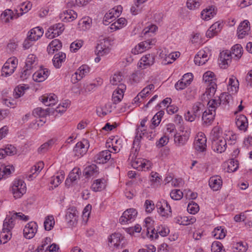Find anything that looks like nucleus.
Instances as JSON below:
<instances>
[{
    "label": "nucleus",
    "instance_id": "f257e3e1",
    "mask_svg": "<svg viewBox=\"0 0 252 252\" xmlns=\"http://www.w3.org/2000/svg\"><path fill=\"white\" fill-rule=\"evenodd\" d=\"M203 80L208 85L206 93L207 95H213L217 89L216 78L214 72L208 71L206 72L203 76Z\"/></svg>",
    "mask_w": 252,
    "mask_h": 252
},
{
    "label": "nucleus",
    "instance_id": "f03ea898",
    "mask_svg": "<svg viewBox=\"0 0 252 252\" xmlns=\"http://www.w3.org/2000/svg\"><path fill=\"white\" fill-rule=\"evenodd\" d=\"M204 109V105L201 102L194 103L190 111H188L185 114V119L187 121L193 122L196 118H199L201 113Z\"/></svg>",
    "mask_w": 252,
    "mask_h": 252
},
{
    "label": "nucleus",
    "instance_id": "7ed1b4c3",
    "mask_svg": "<svg viewBox=\"0 0 252 252\" xmlns=\"http://www.w3.org/2000/svg\"><path fill=\"white\" fill-rule=\"evenodd\" d=\"M11 190L14 197L15 199L19 198L26 193V184L21 180L15 181L12 187Z\"/></svg>",
    "mask_w": 252,
    "mask_h": 252
},
{
    "label": "nucleus",
    "instance_id": "20e7f679",
    "mask_svg": "<svg viewBox=\"0 0 252 252\" xmlns=\"http://www.w3.org/2000/svg\"><path fill=\"white\" fill-rule=\"evenodd\" d=\"M156 207L161 216L168 218L172 216L171 208L167 201L163 200L158 201L156 204Z\"/></svg>",
    "mask_w": 252,
    "mask_h": 252
},
{
    "label": "nucleus",
    "instance_id": "39448f33",
    "mask_svg": "<svg viewBox=\"0 0 252 252\" xmlns=\"http://www.w3.org/2000/svg\"><path fill=\"white\" fill-rule=\"evenodd\" d=\"M77 214L78 212L75 207H71L67 209L65 215V220L68 226H74L77 224Z\"/></svg>",
    "mask_w": 252,
    "mask_h": 252
},
{
    "label": "nucleus",
    "instance_id": "423d86ee",
    "mask_svg": "<svg viewBox=\"0 0 252 252\" xmlns=\"http://www.w3.org/2000/svg\"><path fill=\"white\" fill-rule=\"evenodd\" d=\"M207 139L205 134L202 132H199L195 137L194 141V148L197 151L202 152L206 149Z\"/></svg>",
    "mask_w": 252,
    "mask_h": 252
},
{
    "label": "nucleus",
    "instance_id": "0eeeda50",
    "mask_svg": "<svg viewBox=\"0 0 252 252\" xmlns=\"http://www.w3.org/2000/svg\"><path fill=\"white\" fill-rule=\"evenodd\" d=\"M176 133L174 134V142L178 146L184 145L189 137V133L187 130H176Z\"/></svg>",
    "mask_w": 252,
    "mask_h": 252
},
{
    "label": "nucleus",
    "instance_id": "6e6552de",
    "mask_svg": "<svg viewBox=\"0 0 252 252\" xmlns=\"http://www.w3.org/2000/svg\"><path fill=\"white\" fill-rule=\"evenodd\" d=\"M137 214L136 210L133 208L127 209L125 211L122 216L120 218V222L121 223L131 222L135 220Z\"/></svg>",
    "mask_w": 252,
    "mask_h": 252
},
{
    "label": "nucleus",
    "instance_id": "1a4fd4ad",
    "mask_svg": "<svg viewBox=\"0 0 252 252\" xmlns=\"http://www.w3.org/2000/svg\"><path fill=\"white\" fill-rule=\"evenodd\" d=\"M250 23L247 20H245L239 25L237 29V36L242 39L248 35L250 31Z\"/></svg>",
    "mask_w": 252,
    "mask_h": 252
},
{
    "label": "nucleus",
    "instance_id": "9d476101",
    "mask_svg": "<svg viewBox=\"0 0 252 252\" xmlns=\"http://www.w3.org/2000/svg\"><path fill=\"white\" fill-rule=\"evenodd\" d=\"M89 147L87 140L84 139L82 141L78 142L73 149L74 155L77 157L83 156L87 152Z\"/></svg>",
    "mask_w": 252,
    "mask_h": 252
},
{
    "label": "nucleus",
    "instance_id": "9b49d317",
    "mask_svg": "<svg viewBox=\"0 0 252 252\" xmlns=\"http://www.w3.org/2000/svg\"><path fill=\"white\" fill-rule=\"evenodd\" d=\"M37 225L34 221L29 222L23 229V234L25 238L31 239L33 238L37 231Z\"/></svg>",
    "mask_w": 252,
    "mask_h": 252
},
{
    "label": "nucleus",
    "instance_id": "f8f14e48",
    "mask_svg": "<svg viewBox=\"0 0 252 252\" xmlns=\"http://www.w3.org/2000/svg\"><path fill=\"white\" fill-rule=\"evenodd\" d=\"M155 58L153 55L147 54L142 57L137 64L139 68L145 69L154 63Z\"/></svg>",
    "mask_w": 252,
    "mask_h": 252
},
{
    "label": "nucleus",
    "instance_id": "ddd939ff",
    "mask_svg": "<svg viewBox=\"0 0 252 252\" xmlns=\"http://www.w3.org/2000/svg\"><path fill=\"white\" fill-rule=\"evenodd\" d=\"M126 86L124 84H120L112 94V100L115 104L120 102L124 96V91Z\"/></svg>",
    "mask_w": 252,
    "mask_h": 252
},
{
    "label": "nucleus",
    "instance_id": "4468645a",
    "mask_svg": "<svg viewBox=\"0 0 252 252\" xmlns=\"http://www.w3.org/2000/svg\"><path fill=\"white\" fill-rule=\"evenodd\" d=\"M111 152L109 150L102 151L96 154L94 157V160L97 163H106L111 158Z\"/></svg>",
    "mask_w": 252,
    "mask_h": 252
},
{
    "label": "nucleus",
    "instance_id": "2eb2a0df",
    "mask_svg": "<svg viewBox=\"0 0 252 252\" xmlns=\"http://www.w3.org/2000/svg\"><path fill=\"white\" fill-rule=\"evenodd\" d=\"M212 149L218 153H221L225 151L226 148V141L224 138H220V140L213 141L212 143Z\"/></svg>",
    "mask_w": 252,
    "mask_h": 252
},
{
    "label": "nucleus",
    "instance_id": "dca6fc26",
    "mask_svg": "<svg viewBox=\"0 0 252 252\" xmlns=\"http://www.w3.org/2000/svg\"><path fill=\"white\" fill-rule=\"evenodd\" d=\"M208 54L204 50H200L194 57V62L196 64L202 65L209 60Z\"/></svg>",
    "mask_w": 252,
    "mask_h": 252
},
{
    "label": "nucleus",
    "instance_id": "f3484780",
    "mask_svg": "<svg viewBox=\"0 0 252 252\" xmlns=\"http://www.w3.org/2000/svg\"><path fill=\"white\" fill-rule=\"evenodd\" d=\"M222 184L221 178L219 176L211 177L209 181L210 187L214 190L217 191L220 189Z\"/></svg>",
    "mask_w": 252,
    "mask_h": 252
},
{
    "label": "nucleus",
    "instance_id": "a211bd4d",
    "mask_svg": "<svg viewBox=\"0 0 252 252\" xmlns=\"http://www.w3.org/2000/svg\"><path fill=\"white\" fill-rule=\"evenodd\" d=\"M231 52L228 50L223 51L220 53L219 62L220 64L224 65V68L226 65L229 64L231 62Z\"/></svg>",
    "mask_w": 252,
    "mask_h": 252
},
{
    "label": "nucleus",
    "instance_id": "6ab92c4d",
    "mask_svg": "<svg viewBox=\"0 0 252 252\" xmlns=\"http://www.w3.org/2000/svg\"><path fill=\"white\" fill-rule=\"evenodd\" d=\"M49 74V72L47 69H41L33 73L32 78L34 81L41 82L44 81Z\"/></svg>",
    "mask_w": 252,
    "mask_h": 252
},
{
    "label": "nucleus",
    "instance_id": "aec40b11",
    "mask_svg": "<svg viewBox=\"0 0 252 252\" xmlns=\"http://www.w3.org/2000/svg\"><path fill=\"white\" fill-rule=\"evenodd\" d=\"M81 174V170L78 168H74L69 173L68 178L65 181L66 186H69L71 183L76 181L80 178Z\"/></svg>",
    "mask_w": 252,
    "mask_h": 252
},
{
    "label": "nucleus",
    "instance_id": "412c9836",
    "mask_svg": "<svg viewBox=\"0 0 252 252\" xmlns=\"http://www.w3.org/2000/svg\"><path fill=\"white\" fill-rule=\"evenodd\" d=\"M236 125L240 130L245 131L248 127L247 117L244 115L237 116L236 118Z\"/></svg>",
    "mask_w": 252,
    "mask_h": 252
},
{
    "label": "nucleus",
    "instance_id": "4be33fe9",
    "mask_svg": "<svg viewBox=\"0 0 252 252\" xmlns=\"http://www.w3.org/2000/svg\"><path fill=\"white\" fill-rule=\"evenodd\" d=\"M41 100L45 105L53 106L58 102V97L54 94H50L42 96Z\"/></svg>",
    "mask_w": 252,
    "mask_h": 252
},
{
    "label": "nucleus",
    "instance_id": "5701e85b",
    "mask_svg": "<svg viewBox=\"0 0 252 252\" xmlns=\"http://www.w3.org/2000/svg\"><path fill=\"white\" fill-rule=\"evenodd\" d=\"M43 33V30L41 28L35 27L32 29L28 36V40L36 41L38 40Z\"/></svg>",
    "mask_w": 252,
    "mask_h": 252
},
{
    "label": "nucleus",
    "instance_id": "b1692460",
    "mask_svg": "<svg viewBox=\"0 0 252 252\" xmlns=\"http://www.w3.org/2000/svg\"><path fill=\"white\" fill-rule=\"evenodd\" d=\"M174 220L176 223L180 225H188L195 222L196 219L193 217H187L179 216L176 217Z\"/></svg>",
    "mask_w": 252,
    "mask_h": 252
},
{
    "label": "nucleus",
    "instance_id": "393cba45",
    "mask_svg": "<svg viewBox=\"0 0 252 252\" xmlns=\"http://www.w3.org/2000/svg\"><path fill=\"white\" fill-rule=\"evenodd\" d=\"M62 47V42L59 39H54L48 45L47 51L49 54L53 55L55 52L59 50Z\"/></svg>",
    "mask_w": 252,
    "mask_h": 252
},
{
    "label": "nucleus",
    "instance_id": "a878e982",
    "mask_svg": "<svg viewBox=\"0 0 252 252\" xmlns=\"http://www.w3.org/2000/svg\"><path fill=\"white\" fill-rule=\"evenodd\" d=\"M169 233V230L168 228H166L162 225L158 226L154 233H151L148 237L152 239H157L158 237V234L160 235L162 237L166 236Z\"/></svg>",
    "mask_w": 252,
    "mask_h": 252
},
{
    "label": "nucleus",
    "instance_id": "bb28decb",
    "mask_svg": "<svg viewBox=\"0 0 252 252\" xmlns=\"http://www.w3.org/2000/svg\"><path fill=\"white\" fill-rule=\"evenodd\" d=\"M77 17L76 12L72 10H67L61 14V18L64 22H70L75 19Z\"/></svg>",
    "mask_w": 252,
    "mask_h": 252
},
{
    "label": "nucleus",
    "instance_id": "cd10ccee",
    "mask_svg": "<svg viewBox=\"0 0 252 252\" xmlns=\"http://www.w3.org/2000/svg\"><path fill=\"white\" fill-rule=\"evenodd\" d=\"M66 58V55L63 52H59L55 55L53 59V63L54 66L57 68H60L63 62L65 61Z\"/></svg>",
    "mask_w": 252,
    "mask_h": 252
},
{
    "label": "nucleus",
    "instance_id": "c85d7f7f",
    "mask_svg": "<svg viewBox=\"0 0 252 252\" xmlns=\"http://www.w3.org/2000/svg\"><path fill=\"white\" fill-rule=\"evenodd\" d=\"M222 131L219 126H215L212 130L210 133V139L212 143L213 141H217L220 140V138H223L222 136Z\"/></svg>",
    "mask_w": 252,
    "mask_h": 252
},
{
    "label": "nucleus",
    "instance_id": "c756f323",
    "mask_svg": "<svg viewBox=\"0 0 252 252\" xmlns=\"http://www.w3.org/2000/svg\"><path fill=\"white\" fill-rule=\"evenodd\" d=\"M105 181L104 179L95 180L91 186L92 189L94 191H100L105 189Z\"/></svg>",
    "mask_w": 252,
    "mask_h": 252
},
{
    "label": "nucleus",
    "instance_id": "7c9ffc66",
    "mask_svg": "<svg viewBox=\"0 0 252 252\" xmlns=\"http://www.w3.org/2000/svg\"><path fill=\"white\" fill-rule=\"evenodd\" d=\"M239 82L236 78L231 77L229 79L227 90L232 94H235L238 90Z\"/></svg>",
    "mask_w": 252,
    "mask_h": 252
},
{
    "label": "nucleus",
    "instance_id": "2f4dec72",
    "mask_svg": "<svg viewBox=\"0 0 252 252\" xmlns=\"http://www.w3.org/2000/svg\"><path fill=\"white\" fill-rule=\"evenodd\" d=\"M17 15H14L13 12L10 9L5 10L1 15V19L2 21L5 23H7L11 20H13L14 18H16Z\"/></svg>",
    "mask_w": 252,
    "mask_h": 252
},
{
    "label": "nucleus",
    "instance_id": "473e14b6",
    "mask_svg": "<svg viewBox=\"0 0 252 252\" xmlns=\"http://www.w3.org/2000/svg\"><path fill=\"white\" fill-rule=\"evenodd\" d=\"M216 113L212 112L210 111L205 110L203 112L202 119L204 123L207 125L211 124L214 121Z\"/></svg>",
    "mask_w": 252,
    "mask_h": 252
},
{
    "label": "nucleus",
    "instance_id": "72a5a7b5",
    "mask_svg": "<svg viewBox=\"0 0 252 252\" xmlns=\"http://www.w3.org/2000/svg\"><path fill=\"white\" fill-rule=\"evenodd\" d=\"M121 234L114 233L112 234L108 238L109 245L110 246L118 247L121 242Z\"/></svg>",
    "mask_w": 252,
    "mask_h": 252
},
{
    "label": "nucleus",
    "instance_id": "f704fd0d",
    "mask_svg": "<svg viewBox=\"0 0 252 252\" xmlns=\"http://www.w3.org/2000/svg\"><path fill=\"white\" fill-rule=\"evenodd\" d=\"M111 112V104L110 103H107L96 109V113L99 116H104Z\"/></svg>",
    "mask_w": 252,
    "mask_h": 252
},
{
    "label": "nucleus",
    "instance_id": "c9c22d12",
    "mask_svg": "<svg viewBox=\"0 0 252 252\" xmlns=\"http://www.w3.org/2000/svg\"><path fill=\"white\" fill-rule=\"evenodd\" d=\"M87 177L95 175L98 174V168L95 164H92L86 167L84 171Z\"/></svg>",
    "mask_w": 252,
    "mask_h": 252
},
{
    "label": "nucleus",
    "instance_id": "e433bc0d",
    "mask_svg": "<svg viewBox=\"0 0 252 252\" xmlns=\"http://www.w3.org/2000/svg\"><path fill=\"white\" fill-rule=\"evenodd\" d=\"M216 14L214 8L212 7L209 8L204 9L201 13V16L202 19L204 20H209Z\"/></svg>",
    "mask_w": 252,
    "mask_h": 252
},
{
    "label": "nucleus",
    "instance_id": "4c0bfd02",
    "mask_svg": "<svg viewBox=\"0 0 252 252\" xmlns=\"http://www.w3.org/2000/svg\"><path fill=\"white\" fill-rule=\"evenodd\" d=\"M14 67L9 65L7 62L4 64L1 69V75L7 77L11 75L15 71Z\"/></svg>",
    "mask_w": 252,
    "mask_h": 252
},
{
    "label": "nucleus",
    "instance_id": "58836bf2",
    "mask_svg": "<svg viewBox=\"0 0 252 252\" xmlns=\"http://www.w3.org/2000/svg\"><path fill=\"white\" fill-rule=\"evenodd\" d=\"M10 165L6 166L4 164H0V180L6 178L11 173Z\"/></svg>",
    "mask_w": 252,
    "mask_h": 252
},
{
    "label": "nucleus",
    "instance_id": "ea45409f",
    "mask_svg": "<svg viewBox=\"0 0 252 252\" xmlns=\"http://www.w3.org/2000/svg\"><path fill=\"white\" fill-rule=\"evenodd\" d=\"M36 64L37 60L35 56L33 54L29 55L27 58L25 66L33 69Z\"/></svg>",
    "mask_w": 252,
    "mask_h": 252
},
{
    "label": "nucleus",
    "instance_id": "a19ab883",
    "mask_svg": "<svg viewBox=\"0 0 252 252\" xmlns=\"http://www.w3.org/2000/svg\"><path fill=\"white\" fill-rule=\"evenodd\" d=\"M136 130V135L133 141V144L134 146L136 145L137 146H138L140 141L142 138V136L144 134V132L146 131V129L145 127L142 128L141 126H139Z\"/></svg>",
    "mask_w": 252,
    "mask_h": 252
},
{
    "label": "nucleus",
    "instance_id": "79ce46f5",
    "mask_svg": "<svg viewBox=\"0 0 252 252\" xmlns=\"http://www.w3.org/2000/svg\"><path fill=\"white\" fill-rule=\"evenodd\" d=\"M136 130V135L133 141V144L134 146L136 145L137 146H138L140 141L142 138V136L144 134V132L146 131V129L145 127L142 128L141 126H139Z\"/></svg>",
    "mask_w": 252,
    "mask_h": 252
},
{
    "label": "nucleus",
    "instance_id": "37998d69",
    "mask_svg": "<svg viewBox=\"0 0 252 252\" xmlns=\"http://www.w3.org/2000/svg\"><path fill=\"white\" fill-rule=\"evenodd\" d=\"M212 233L214 236L218 239H223L226 236V230L221 226L215 228Z\"/></svg>",
    "mask_w": 252,
    "mask_h": 252
},
{
    "label": "nucleus",
    "instance_id": "c03bdc74",
    "mask_svg": "<svg viewBox=\"0 0 252 252\" xmlns=\"http://www.w3.org/2000/svg\"><path fill=\"white\" fill-rule=\"evenodd\" d=\"M126 20L124 18H121L111 25V29L114 30H119L126 25Z\"/></svg>",
    "mask_w": 252,
    "mask_h": 252
},
{
    "label": "nucleus",
    "instance_id": "a18cd8bd",
    "mask_svg": "<svg viewBox=\"0 0 252 252\" xmlns=\"http://www.w3.org/2000/svg\"><path fill=\"white\" fill-rule=\"evenodd\" d=\"M50 28L54 32L56 37L60 35L64 30L63 24L61 23L53 25Z\"/></svg>",
    "mask_w": 252,
    "mask_h": 252
},
{
    "label": "nucleus",
    "instance_id": "49530a36",
    "mask_svg": "<svg viewBox=\"0 0 252 252\" xmlns=\"http://www.w3.org/2000/svg\"><path fill=\"white\" fill-rule=\"evenodd\" d=\"M55 224L54 218L53 216H49L47 218L44 222L45 229L47 231L51 230Z\"/></svg>",
    "mask_w": 252,
    "mask_h": 252
},
{
    "label": "nucleus",
    "instance_id": "de8ad7c7",
    "mask_svg": "<svg viewBox=\"0 0 252 252\" xmlns=\"http://www.w3.org/2000/svg\"><path fill=\"white\" fill-rule=\"evenodd\" d=\"M54 143V140L50 139L47 142L40 146V147L38 149V152L39 153H44L46 152L52 147Z\"/></svg>",
    "mask_w": 252,
    "mask_h": 252
},
{
    "label": "nucleus",
    "instance_id": "09e8293b",
    "mask_svg": "<svg viewBox=\"0 0 252 252\" xmlns=\"http://www.w3.org/2000/svg\"><path fill=\"white\" fill-rule=\"evenodd\" d=\"M49 113V109L44 110L40 107H37L33 110L32 114L35 117H44Z\"/></svg>",
    "mask_w": 252,
    "mask_h": 252
},
{
    "label": "nucleus",
    "instance_id": "8fccbe9b",
    "mask_svg": "<svg viewBox=\"0 0 252 252\" xmlns=\"http://www.w3.org/2000/svg\"><path fill=\"white\" fill-rule=\"evenodd\" d=\"M174 123L176 124V125H174V128L176 130H181L184 129L183 126L184 122L181 116L178 114L176 115L175 117H174Z\"/></svg>",
    "mask_w": 252,
    "mask_h": 252
},
{
    "label": "nucleus",
    "instance_id": "3c124183",
    "mask_svg": "<svg viewBox=\"0 0 252 252\" xmlns=\"http://www.w3.org/2000/svg\"><path fill=\"white\" fill-rule=\"evenodd\" d=\"M150 180L154 187H158L161 183V179L157 172H152L151 174Z\"/></svg>",
    "mask_w": 252,
    "mask_h": 252
},
{
    "label": "nucleus",
    "instance_id": "603ef678",
    "mask_svg": "<svg viewBox=\"0 0 252 252\" xmlns=\"http://www.w3.org/2000/svg\"><path fill=\"white\" fill-rule=\"evenodd\" d=\"M242 51L243 48L241 45L236 44L232 47L231 55L239 59L242 56Z\"/></svg>",
    "mask_w": 252,
    "mask_h": 252
},
{
    "label": "nucleus",
    "instance_id": "864d4df0",
    "mask_svg": "<svg viewBox=\"0 0 252 252\" xmlns=\"http://www.w3.org/2000/svg\"><path fill=\"white\" fill-rule=\"evenodd\" d=\"M202 3L201 0H188L187 6L190 10L198 8Z\"/></svg>",
    "mask_w": 252,
    "mask_h": 252
},
{
    "label": "nucleus",
    "instance_id": "5fc2aeb1",
    "mask_svg": "<svg viewBox=\"0 0 252 252\" xmlns=\"http://www.w3.org/2000/svg\"><path fill=\"white\" fill-rule=\"evenodd\" d=\"M10 219L11 216H7L6 218L4 220L3 224V228L4 230H10L13 227L14 225L13 221L15 220H11Z\"/></svg>",
    "mask_w": 252,
    "mask_h": 252
},
{
    "label": "nucleus",
    "instance_id": "6e6d98bb",
    "mask_svg": "<svg viewBox=\"0 0 252 252\" xmlns=\"http://www.w3.org/2000/svg\"><path fill=\"white\" fill-rule=\"evenodd\" d=\"M187 210L189 213L191 214H195L199 210L198 205L195 202L191 201L188 205Z\"/></svg>",
    "mask_w": 252,
    "mask_h": 252
},
{
    "label": "nucleus",
    "instance_id": "4d7b16f0",
    "mask_svg": "<svg viewBox=\"0 0 252 252\" xmlns=\"http://www.w3.org/2000/svg\"><path fill=\"white\" fill-rule=\"evenodd\" d=\"M238 168V163L237 160L234 159H230L227 162V171L228 172H233L237 170Z\"/></svg>",
    "mask_w": 252,
    "mask_h": 252
},
{
    "label": "nucleus",
    "instance_id": "13d9d810",
    "mask_svg": "<svg viewBox=\"0 0 252 252\" xmlns=\"http://www.w3.org/2000/svg\"><path fill=\"white\" fill-rule=\"evenodd\" d=\"M29 89V87L25 86H19L14 90V96L16 98H18L23 95L25 93V90Z\"/></svg>",
    "mask_w": 252,
    "mask_h": 252
},
{
    "label": "nucleus",
    "instance_id": "bf43d9fd",
    "mask_svg": "<svg viewBox=\"0 0 252 252\" xmlns=\"http://www.w3.org/2000/svg\"><path fill=\"white\" fill-rule=\"evenodd\" d=\"M156 43V40L155 39H149L143 42H140L139 44L141 49L144 52L147 49L151 48V45H154Z\"/></svg>",
    "mask_w": 252,
    "mask_h": 252
},
{
    "label": "nucleus",
    "instance_id": "052dcab7",
    "mask_svg": "<svg viewBox=\"0 0 252 252\" xmlns=\"http://www.w3.org/2000/svg\"><path fill=\"white\" fill-rule=\"evenodd\" d=\"M33 71V69L28 68L26 66H24L20 74V78L22 80L27 79L31 75Z\"/></svg>",
    "mask_w": 252,
    "mask_h": 252
},
{
    "label": "nucleus",
    "instance_id": "680f3d73",
    "mask_svg": "<svg viewBox=\"0 0 252 252\" xmlns=\"http://www.w3.org/2000/svg\"><path fill=\"white\" fill-rule=\"evenodd\" d=\"M222 244L218 241L214 242L211 246L212 252H224Z\"/></svg>",
    "mask_w": 252,
    "mask_h": 252
},
{
    "label": "nucleus",
    "instance_id": "e2e57ef3",
    "mask_svg": "<svg viewBox=\"0 0 252 252\" xmlns=\"http://www.w3.org/2000/svg\"><path fill=\"white\" fill-rule=\"evenodd\" d=\"M220 105L218 100L214 99H211L208 103V109L207 110L216 113V108Z\"/></svg>",
    "mask_w": 252,
    "mask_h": 252
},
{
    "label": "nucleus",
    "instance_id": "0e129e2a",
    "mask_svg": "<svg viewBox=\"0 0 252 252\" xmlns=\"http://www.w3.org/2000/svg\"><path fill=\"white\" fill-rule=\"evenodd\" d=\"M79 74V76L83 78V77L90 72V68L86 64L81 65L76 71Z\"/></svg>",
    "mask_w": 252,
    "mask_h": 252
},
{
    "label": "nucleus",
    "instance_id": "69168bd1",
    "mask_svg": "<svg viewBox=\"0 0 252 252\" xmlns=\"http://www.w3.org/2000/svg\"><path fill=\"white\" fill-rule=\"evenodd\" d=\"M233 248L234 251L236 252H246L247 250V245H244L243 243L241 242L235 244Z\"/></svg>",
    "mask_w": 252,
    "mask_h": 252
},
{
    "label": "nucleus",
    "instance_id": "338daca9",
    "mask_svg": "<svg viewBox=\"0 0 252 252\" xmlns=\"http://www.w3.org/2000/svg\"><path fill=\"white\" fill-rule=\"evenodd\" d=\"M123 76L120 73L115 74L110 79V82L113 85H119L122 84Z\"/></svg>",
    "mask_w": 252,
    "mask_h": 252
},
{
    "label": "nucleus",
    "instance_id": "774afa93",
    "mask_svg": "<svg viewBox=\"0 0 252 252\" xmlns=\"http://www.w3.org/2000/svg\"><path fill=\"white\" fill-rule=\"evenodd\" d=\"M231 98V96L227 94L226 93L221 94L218 99L219 104H222L223 105H226L229 102V99Z\"/></svg>",
    "mask_w": 252,
    "mask_h": 252
}]
</instances>
